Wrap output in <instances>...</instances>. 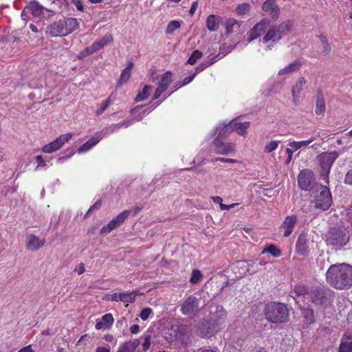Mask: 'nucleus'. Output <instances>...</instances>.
Masks as SVG:
<instances>
[{
  "label": "nucleus",
  "instance_id": "32",
  "mask_svg": "<svg viewBox=\"0 0 352 352\" xmlns=\"http://www.w3.org/2000/svg\"><path fill=\"white\" fill-rule=\"evenodd\" d=\"M265 253H270L274 257H279L281 255V251L273 244L269 245L263 250L261 254Z\"/></svg>",
  "mask_w": 352,
  "mask_h": 352
},
{
  "label": "nucleus",
  "instance_id": "38",
  "mask_svg": "<svg viewBox=\"0 0 352 352\" xmlns=\"http://www.w3.org/2000/svg\"><path fill=\"white\" fill-rule=\"evenodd\" d=\"M135 292L131 293H121V296H120V301L126 303H131L135 301Z\"/></svg>",
  "mask_w": 352,
  "mask_h": 352
},
{
  "label": "nucleus",
  "instance_id": "36",
  "mask_svg": "<svg viewBox=\"0 0 352 352\" xmlns=\"http://www.w3.org/2000/svg\"><path fill=\"white\" fill-rule=\"evenodd\" d=\"M233 124H234V120L231 121L228 124H226L223 127H222V129H220L218 135H221V137H222L223 138L226 137V135L228 133H230L232 131H234Z\"/></svg>",
  "mask_w": 352,
  "mask_h": 352
},
{
  "label": "nucleus",
  "instance_id": "30",
  "mask_svg": "<svg viewBox=\"0 0 352 352\" xmlns=\"http://www.w3.org/2000/svg\"><path fill=\"white\" fill-rule=\"evenodd\" d=\"M277 26L278 30H280V34L284 36L289 34L292 31L293 22L290 20H287L282 22L279 25Z\"/></svg>",
  "mask_w": 352,
  "mask_h": 352
},
{
  "label": "nucleus",
  "instance_id": "41",
  "mask_svg": "<svg viewBox=\"0 0 352 352\" xmlns=\"http://www.w3.org/2000/svg\"><path fill=\"white\" fill-rule=\"evenodd\" d=\"M203 56V54L201 51L197 50H195L191 56L189 57L188 60V63L190 64V65H194L196 61L201 58Z\"/></svg>",
  "mask_w": 352,
  "mask_h": 352
},
{
  "label": "nucleus",
  "instance_id": "22",
  "mask_svg": "<svg viewBox=\"0 0 352 352\" xmlns=\"http://www.w3.org/2000/svg\"><path fill=\"white\" fill-rule=\"evenodd\" d=\"M45 241L41 240L38 237L35 235L30 234L28 236V243L27 248L30 250H37L45 244Z\"/></svg>",
  "mask_w": 352,
  "mask_h": 352
},
{
  "label": "nucleus",
  "instance_id": "21",
  "mask_svg": "<svg viewBox=\"0 0 352 352\" xmlns=\"http://www.w3.org/2000/svg\"><path fill=\"white\" fill-rule=\"evenodd\" d=\"M306 80L304 77H300L298 81L296 82L295 85L292 89V94L293 97V100L295 104H297L299 98V95L300 92L302 91L303 87L306 84Z\"/></svg>",
  "mask_w": 352,
  "mask_h": 352
},
{
  "label": "nucleus",
  "instance_id": "29",
  "mask_svg": "<svg viewBox=\"0 0 352 352\" xmlns=\"http://www.w3.org/2000/svg\"><path fill=\"white\" fill-rule=\"evenodd\" d=\"M250 122H235L234 121V130H236L237 133L240 135H245L247 133V129L250 126Z\"/></svg>",
  "mask_w": 352,
  "mask_h": 352
},
{
  "label": "nucleus",
  "instance_id": "11",
  "mask_svg": "<svg viewBox=\"0 0 352 352\" xmlns=\"http://www.w3.org/2000/svg\"><path fill=\"white\" fill-rule=\"evenodd\" d=\"M72 133L61 135L53 142L45 145L43 147L42 151L44 153H52L60 148L65 142H67L72 138Z\"/></svg>",
  "mask_w": 352,
  "mask_h": 352
},
{
  "label": "nucleus",
  "instance_id": "19",
  "mask_svg": "<svg viewBox=\"0 0 352 352\" xmlns=\"http://www.w3.org/2000/svg\"><path fill=\"white\" fill-rule=\"evenodd\" d=\"M102 138V134L101 132H98L95 134L94 137L89 139L87 142L83 144L78 149V153H81L87 152L94 147L101 139Z\"/></svg>",
  "mask_w": 352,
  "mask_h": 352
},
{
  "label": "nucleus",
  "instance_id": "10",
  "mask_svg": "<svg viewBox=\"0 0 352 352\" xmlns=\"http://www.w3.org/2000/svg\"><path fill=\"white\" fill-rule=\"evenodd\" d=\"M226 312L221 305H217L210 311L209 320L217 328L219 329L220 326L226 322Z\"/></svg>",
  "mask_w": 352,
  "mask_h": 352
},
{
  "label": "nucleus",
  "instance_id": "28",
  "mask_svg": "<svg viewBox=\"0 0 352 352\" xmlns=\"http://www.w3.org/2000/svg\"><path fill=\"white\" fill-rule=\"evenodd\" d=\"M325 111V102L324 97L321 94H318L317 96L316 103V113L317 115H322Z\"/></svg>",
  "mask_w": 352,
  "mask_h": 352
},
{
  "label": "nucleus",
  "instance_id": "17",
  "mask_svg": "<svg viewBox=\"0 0 352 352\" xmlns=\"http://www.w3.org/2000/svg\"><path fill=\"white\" fill-rule=\"evenodd\" d=\"M270 23L268 19H263L256 23L250 32L249 42L260 36L265 30L266 25Z\"/></svg>",
  "mask_w": 352,
  "mask_h": 352
},
{
  "label": "nucleus",
  "instance_id": "5",
  "mask_svg": "<svg viewBox=\"0 0 352 352\" xmlns=\"http://www.w3.org/2000/svg\"><path fill=\"white\" fill-rule=\"evenodd\" d=\"M314 195L315 208L321 210H328L332 204L329 189L325 186H318V192Z\"/></svg>",
  "mask_w": 352,
  "mask_h": 352
},
{
  "label": "nucleus",
  "instance_id": "53",
  "mask_svg": "<svg viewBox=\"0 0 352 352\" xmlns=\"http://www.w3.org/2000/svg\"><path fill=\"white\" fill-rule=\"evenodd\" d=\"M94 54V52H92V50L91 49V47H88L87 48H85L83 51L80 52L79 55H78V58L82 59L89 55H91Z\"/></svg>",
  "mask_w": 352,
  "mask_h": 352
},
{
  "label": "nucleus",
  "instance_id": "61",
  "mask_svg": "<svg viewBox=\"0 0 352 352\" xmlns=\"http://www.w3.org/2000/svg\"><path fill=\"white\" fill-rule=\"evenodd\" d=\"M36 162L38 163L39 166H45L46 162L43 160L42 155H37L36 157Z\"/></svg>",
  "mask_w": 352,
  "mask_h": 352
},
{
  "label": "nucleus",
  "instance_id": "39",
  "mask_svg": "<svg viewBox=\"0 0 352 352\" xmlns=\"http://www.w3.org/2000/svg\"><path fill=\"white\" fill-rule=\"evenodd\" d=\"M250 8L251 6L249 3H242L237 6L236 12L239 15H244L250 11Z\"/></svg>",
  "mask_w": 352,
  "mask_h": 352
},
{
  "label": "nucleus",
  "instance_id": "47",
  "mask_svg": "<svg viewBox=\"0 0 352 352\" xmlns=\"http://www.w3.org/2000/svg\"><path fill=\"white\" fill-rule=\"evenodd\" d=\"M279 141H270L267 145L265 146V152L271 153L275 149L277 148Z\"/></svg>",
  "mask_w": 352,
  "mask_h": 352
},
{
  "label": "nucleus",
  "instance_id": "48",
  "mask_svg": "<svg viewBox=\"0 0 352 352\" xmlns=\"http://www.w3.org/2000/svg\"><path fill=\"white\" fill-rule=\"evenodd\" d=\"M201 277L202 275L199 270H193L190 282L192 284L197 283L201 280Z\"/></svg>",
  "mask_w": 352,
  "mask_h": 352
},
{
  "label": "nucleus",
  "instance_id": "23",
  "mask_svg": "<svg viewBox=\"0 0 352 352\" xmlns=\"http://www.w3.org/2000/svg\"><path fill=\"white\" fill-rule=\"evenodd\" d=\"M221 17L217 15L210 14L206 19L207 28L212 32H215L219 29L221 22Z\"/></svg>",
  "mask_w": 352,
  "mask_h": 352
},
{
  "label": "nucleus",
  "instance_id": "20",
  "mask_svg": "<svg viewBox=\"0 0 352 352\" xmlns=\"http://www.w3.org/2000/svg\"><path fill=\"white\" fill-rule=\"evenodd\" d=\"M297 222V217L291 215L286 217L282 227L285 228L284 236L288 237L292 232L294 226Z\"/></svg>",
  "mask_w": 352,
  "mask_h": 352
},
{
  "label": "nucleus",
  "instance_id": "6",
  "mask_svg": "<svg viewBox=\"0 0 352 352\" xmlns=\"http://www.w3.org/2000/svg\"><path fill=\"white\" fill-rule=\"evenodd\" d=\"M338 152L333 151L322 153L318 156L320 166V175L324 178L327 183H328L327 176L330 172L331 166L338 158Z\"/></svg>",
  "mask_w": 352,
  "mask_h": 352
},
{
  "label": "nucleus",
  "instance_id": "56",
  "mask_svg": "<svg viewBox=\"0 0 352 352\" xmlns=\"http://www.w3.org/2000/svg\"><path fill=\"white\" fill-rule=\"evenodd\" d=\"M223 138L221 137V135H217V137L214 140V145L215 146V151H217L221 146L224 143L222 140Z\"/></svg>",
  "mask_w": 352,
  "mask_h": 352
},
{
  "label": "nucleus",
  "instance_id": "24",
  "mask_svg": "<svg viewBox=\"0 0 352 352\" xmlns=\"http://www.w3.org/2000/svg\"><path fill=\"white\" fill-rule=\"evenodd\" d=\"M241 23L235 19H228L224 23L226 30V33L230 34L237 32L241 27Z\"/></svg>",
  "mask_w": 352,
  "mask_h": 352
},
{
  "label": "nucleus",
  "instance_id": "3",
  "mask_svg": "<svg viewBox=\"0 0 352 352\" xmlns=\"http://www.w3.org/2000/svg\"><path fill=\"white\" fill-rule=\"evenodd\" d=\"M264 315L269 322L280 324L287 320L289 311L287 307L284 304L274 302L265 305Z\"/></svg>",
  "mask_w": 352,
  "mask_h": 352
},
{
  "label": "nucleus",
  "instance_id": "63",
  "mask_svg": "<svg viewBox=\"0 0 352 352\" xmlns=\"http://www.w3.org/2000/svg\"><path fill=\"white\" fill-rule=\"evenodd\" d=\"M238 203L232 204L230 205H226L222 204L220 206L221 210H230L231 208H233L235 206H237Z\"/></svg>",
  "mask_w": 352,
  "mask_h": 352
},
{
  "label": "nucleus",
  "instance_id": "31",
  "mask_svg": "<svg viewBox=\"0 0 352 352\" xmlns=\"http://www.w3.org/2000/svg\"><path fill=\"white\" fill-rule=\"evenodd\" d=\"M131 212V210H126L120 213L115 219L111 220V221H113L115 223V226L117 228L125 221V219L129 216Z\"/></svg>",
  "mask_w": 352,
  "mask_h": 352
},
{
  "label": "nucleus",
  "instance_id": "50",
  "mask_svg": "<svg viewBox=\"0 0 352 352\" xmlns=\"http://www.w3.org/2000/svg\"><path fill=\"white\" fill-rule=\"evenodd\" d=\"M151 313H152V309L151 308L147 307V308L143 309L141 311L139 316L142 320H146V319L148 318V317Z\"/></svg>",
  "mask_w": 352,
  "mask_h": 352
},
{
  "label": "nucleus",
  "instance_id": "57",
  "mask_svg": "<svg viewBox=\"0 0 352 352\" xmlns=\"http://www.w3.org/2000/svg\"><path fill=\"white\" fill-rule=\"evenodd\" d=\"M110 104V100L109 99H107L104 101L102 107L97 110V114H101L104 111V110L109 106Z\"/></svg>",
  "mask_w": 352,
  "mask_h": 352
},
{
  "label": "nucleus",
  "instance_id": "16",
  "mask_svg": "<svg viewBox=\"0 0 352 352\" xmlns=\"http://www.w3.org/2000/svg\"><path fill=\"white\" fill-rule=\"evenodd\" d=\"M296 250L298 254L302 256L309 254V239L305 234H300L298 237L296 243Z\"/></svg>",
  "mask_w": 352,
  "mask_h": 352
},
{
  "label": "nucleus",
  "instance_id": "40",
  "mask_svg": "<svg viewBox=\"0 0 352 352\" xmlns=\"http://www.w3.org/2000/svg\"><path fill=\"white\" fill-rule=\"evenodd\" d=\"M181 26L180 22L178 21H171L167 25L166 33L171 34L173 32L179 28Z\"/></svg>",
  "mask_w": 352,
  "mask_h": 352
},
{
  "label": "nucleus",
  "instance_id": "58",
  "mask_svg": "<svg viewBox=\"0 0 352 352\" xmlns=\"http://www.w3.org/2000/svg\"><path fill=\"white\" fill-rule=\"evenodd\" d=\"M346 184L352 185V169L349 170L344 179Z\"/></svg>",
  "mask_w": 352,
  "mask_h": 352
},
{
  "label": "nucleus",
  "instance_id": "27",
  "mask_svg": "<svg viewBox=\"0 0 352 352\" xmlns=\"http://www.w3.org/2000/svg\"><path fill=\"white\" fill-rule=\"evenodd\" d=\"M307 294V288L302 285H297L294 287L292 292L291 297L298 303L299 301L297 300L300 296H304Z\"/></svg>",
  "mask_w": 352,
  "mask_h": 352
},
{
  "label": "nucleus",
  "instance_id": "2",
  "mask_svg": "<svg viewBox=\"0 0 352 352\" xmlns=\"http://www.w3.org/2000/svg\"><path fill=\"white\" fill-rule=\"evenodd\" d=\"M350 239L349 231L342 226L329 229L325 235L327 245L336 250H340L344 247L349 243Z\"/></svg>",
  "mask_w": 352,
  "mask_h": 352
},
{
  "label": "nucleus",
  "instance_id": "35",
  "mask_svg": "<svg viewBox=\"0 0 352 352\" xmlns=\"http://www.w3.org/2000/svg\"><path fill=\"white\" fill-rule=\"evenodd\" d=\"M151 87L149 85H145L142 91L140 92L135 97V101L140 102L146 99L149 96V92L151 91Z\"/></svg>",
  "mask_w": 352,
  "mask_h": 352
},
{
  "label": "nucleus",
  "instance_id": "34",
  "mask_svg": "<svg viewBox=\"0 0 352 352\" xmlns=\"http://www.w3.org/2000/svg\"><path fill=\"white\" fill-rule=\"evenodd\" d=\"M234 144L232 143H223L219 148L216 151L217 153L226 155L234 151Z\"/></svg>",
  "mask_w": 352,
  "mask_h": 352
},
{
  "label": "nucleus",
  "instance_id": "12",
  "mask_svg": "<svg viewBox=\"0 0 352 352\" xmlns=\"http://www.w3.org/2000/svg\"><path fill=\"white\" fill-rule=\"evenodd\" d=\"M47 9L40 5L37 1H32L23 9L21 13V17L25 19V16L32 14L34 17L41 18L44 14V11Z\"/></svg>",
  "mask_w": 352,
  "mask_h": 352
},
{
  "label": "nucleus",
  "instance_id": "60",
  "mask_svg": "<svg viewBox=\"0 0 352 352\" xmlns=\"http://www.w3.org/2000/svg\"><path fill=\"white\" fill-rule=\"evenodd\" d=\"M72 2L78 10L83 11V5L80 0H72Z\"/></svg>",
  "mask_w": 352,
  "mask_h": 352
},
{
  "label": "nucleus",
  "instance_id": "18",
  "mask_svg": "<svg viewBox=\"0 0 352 352\" xmlns=\"http://www.w3.org/2000/svg\"><path fill=\"white\" fill-rule=\"evenodd\" d=\"M283 35L280 34V30L278 29L277 25H272L267 30L265 35L263 37V41L265 43L272 41L276 42L282 38Z\"/></svg>",
  "mask_w": 352,
  "mask_h": 352
},
{
  "label": "nucleus",
  "instance_id": "52",
  "mask_svg": "<svg viewBox=\"0 0 352 352\" xmlns=\"http://www.w3.org/2000/svg\"><path fill=\"white\" fill-rule=\"evenodd\" d=\"M166 89H167L166 87H164L159 85L158 87L155 91L153 99L155 100L160 98L162 94L164 92Z\"/></svg>",
  "mask_w": 352,
  "mask_h": 352
},
{
  "label": "nucleus",
  "instance_id": "4",
  "mask_svg": "<svg viewBox=\"0 0 352 352\" xmlns=\"http://www.w3.org/2000/svg\"><path fill=\"white\" fill-rule=\"evenodd\" d=\"M298 184L302 190L318 192V186H322L316 182L314 174L309 169H303L298 176Z\"/></svg>",
  "mask_w": 352,
  "mask_h": 352
},
{
  "label": "nucleus",
  "instance_id": "7",
  "mask_svg": "<svg viewBox=\"0 0 352 352\" xmlns=\"http://www.w3.org/2000/svg\"><path fill=\"white\" fill-rule=\"evenodd\" d=\"M313 303L316 305H327L330 302L332 292L322 287L314 288L309 294Z\"/></svg>",
  "mask_w": 352,
  "mask_h": 352
},
{
  "label": "nucleus",
  "instance_id": "46",
  "mask_svg": "<svg viewBox=\"0 0 352 352\" xmlns=\"http://www.w3.org/2000/svg\"><path fill=\"white\" fill-rule=\"evenodd\" d=\"M116 228L115 223L111 221L107 226H104L101 228L100 232L101 234H107Z\"/></svg>",
  "mask_w": 352,
  "mask_h": 352
},
{
  "label": "nucleus",
  "instance_id": "64",
  "mask_svg": "<svg viewBox=\"0 0 352 352\" xmlns=\"http://www.w3.org/2000/svg\"><path fill=\"white\" fill-rule=\"evenodd\" d=\"M352 336L350 333H344L342 338L341 342H351Z\"/></svg>",
  "mask_w": 352,
  "mask_h": 352
},
{
  "label": "nucleus",
  "instance_id": "42",
  "mask_svg": "<svg viewBox=\"0 0 352 352\" xmlns=\"http://www.w3.org/2000/svg\"><path fill=\"white\" fill-rule=\"evenodd\" d=\"M131 76V72L128 69L122 70L120 79L118 80V86H121L124 83H126Z\"/></svg>",
  "mask_w": 352,
  "mask_h": 352
},
{
  "label": "nucleus",
  "instance_id": "62",
  "mask_svg": "<svg viewBox=\"0 0 352 352\" xmlns=\"http://www.w3.org/2000/svg\"><path fill=\"white\" fill-rule=\"evenodd\" d=\"M90 47L94 53L102 49L101 45H100L98 41L94 43Z\"/></svg>",
  "mask_w": 352,
  "mask_h": 352
},
{
  "label": "nucleus",
  "instance_id": "13",
  "mask_svg": "<svg viewBox=\"0 0 352 352\" xmlns=\"http://www.w3.org/2000/svg\"><path fill=\"white\" fill-rule=\"evenodd\" d=\"M170 336L173 338H170L172 341L173 340H179L184 341L188 338L189 334V328L187 325L182 324H175L171 326L170 329Z\"/></svg>",
  "mask_w": 352,
  "mask_h": 352
},
{
  "label": "nucleus",
  "instance_id": "54",
  "mask_svg": "<svg viewBox=\"0 0 352 352\" xmlns=\"http://www.w3.org/2000/svg\"><path fill=\"white\" fill-rule=\"evenodd\" d=\"M218 56V55L216 56H208L205 60V65L209 67L212 65L213 63L216 62V58Z\"/></svg>",
  "mask_w": 352,
  "mask_h": 352
},
{
  "label": "nucleus",
  "instance_id": "14",
  "mask_svg": "<svg viewBox=\"0 0 352 352\" xmlns=\"http://www.w3.org/2000/svg\"><path fill=\"white\" fill-rule=\"evenodd\" d=\"M45 32L51 36H66V30H65L63 19L53 23L47 26Z\"/></svg>",
  "mask_w": 352,
  "mask_h": 352
},
{
  "label": "nucleus",
  "instance_id": "59",
  "mask_svg": "<svg viewBox=\"0 0 352 352\" xmlns=\"http://www.w3.org/2000/svg\"><path fill=\"white\" fill-rule=\"evenodd\" d=\"M151 111H152L151 109H144L143 111H142V113L138 116L135 117V120H136V121L141 120L146 115L149 113Z\"/></svg>",
  "mask_w": 352,
  "mask_h": 352
},
{
  "label": "nucleus",
  "instance_id": "45",
  "mask_svg": "<svg viewBox=\"0 0 352 352\" xmlns=\"http://www.w3.org/2000/svg\"><path fill=\"white\" fill-rule=\"evenodd\" d=\"M302 315L309 323L314 322V311L310 309H305L302 311Z\"/></svg>",
  "mask_w": 352,
  "mask_h": 352
},
{
  "label": "nucleus",
  "instance_id": "43",
  "mask_svg": "<svg viewBox=\"0 0 352 352\" xmlns=\"http://www.w3.org/2000/svg\"><path fill=\"white\" fill-rule=\"evenodd\" d=\"M339 352H352V340L351 342H340Z\"/></svg>",
  "mask_w": 352,
  "mask_h": 352
},
{
  "label": "nucleus",
  "instance_id": "44",
  "mask_svg": "<svg viewBox=\"0 0 352 352\" xmlns=\"http://www.w3.org/2000/svg\"><path fill=\"white\" fill-rule=\"evenodd\" d=\"M113 317L111 314H107L102 317L101 322L105 325V328H110L113 322Z\"/></svg>",
  "mask_w": 352,
  "mask_h": 352
},
{
  "label": "nucleus",
  "instance_id": "8",
  "mask_svg": "<svg viewBox=\"0 0 352 352\" xmlns=\"http://www.w3.org/2000/svg\"><path fill=\"white\" fill-rule=\"evenodd\" d=\"M199 300L190 295L181 305L180 311L183 315L190 318L195 317L199 311Z\"/></svg>",
  "mask_w": 352,
  "mask_h": 352
},
{
  "label": "nucleus",
  "instance_id": "9",
  "mask_svg": "<svg viewBox=\"0 0 352 352\" xmlns=\"http://www.w3.org/2000/svg\"><path fill=\"white\" fill-rule=\"evenodd\" d=\"M195 329L196 333L201 338H210L219 330L209 319L200 320Z\"/></svg>",
  "mask_w": 352,
  "mask_h": 352
},
{
  "label": "nucleus",
  "instance_id": "49",
  "mask_svg": "<svg viewBox=\"0 0 352 352\" xmlns=\"http://www.w3.org/2000/svg\"><path fill=\"white\" fill-rule=\"evenodd\" d=\"M151 335H146L143 337L144 341L142 345V351H146L151 346Z\"/></svg>",
  "mask_w": 352,
  "mask_h": 352
},
{
  "label": "nucleus",
  "instance_id": "37",
  "mask_svg": "<svg viewBox=\"0 0 352 352\" xmlns=\"http://www.w3.org/2000/svg\"><path fill=\"white\" fill-rule=\"evenodd\" d=\"M172 73L170 72H166L164 74V75L161 78V80L159 83L160 85L168 88V85L170 84L172 80Z\"/></svg>",
  "mask_w": 352,
  "mask_h": 352
},
{
  "label": "nucleus",
  "instance_id": "15",
  "mask_svg": "<svg viewBox=\"0 0 352 352\" xmlns=\"http://www.w3.org/2000/svg\"><path fill=\"white\" fill-rule=\"evenodd\" d=\"M262 10L274 19H277L280 15V8L276 0H266L262 6Z\"/></svg>",
  "mask_w": 352,
  "mask_h": 352
},
{
  "label": "nucleus",
  "instance_id": "51",
  "mask_svg": "<svg viewBox=\"0 0 352 352\" xmlns=\"http://www.w3.org/2000/svg\"><path fill=\"white\" fill-rule=\"evenodd\" d=\"M113 40V38L111 35L105 36L102 38H101L98 42L99 43L101 47L103 48L105 45H107L109 42Z\"/></svg>",
  "mask_w": 352,
  "mask_h": 352
},
{
  "label": "nucleus",
  "instance_id": "26",
  "mask_svg": "<svg viewBox=\"0 0 352 352\" xmlns=\"http://www.w3.org/2000/svg\"><path fill=\"white\" fill-rule=\"evenodd\" d=\"M63 21L64 23L65 30H66L67 35L72 33L78 26L77 19L74 18H68L67 19H63Z\"/></svg>",
  "mask_w": 352,
  "mask_h": 352
},
{
  "label": "nucleus",
  "instance_id": "33",
  "mask_svg": "<svg viewBox=\"0 0 352 352\" xmlns=\"http://www.w3.org/2000/svg\"><path fill=\"white\" fill-rule=\"evenodd\" d=\"M314 138H310L307 140L304 141H300V142H296L293 141L289 142V146L294 148V150L296 151L300 148L306 147L310 143H311L314 141Z\"/></svg>",
  "mask_w": 352,
  "mask_h": 352
},
{
  "label": "nucleus",
  "instance_id": "1",
  "mask_svg": "<svg viewBox=\"0 0 352 352\" xmlns=\"http://www.w3.org/2000/svg\"><path fill=\"white\" fill-rule=\"evenodd\" d=\"M326 280L337 289L350 288L352 286V265L346 263L331 265L327 271Z\"/></svg>",
  "mask_w": 352,
  "mask_h": 352
},
{
  "label": "nucleus",
  "instance_id": "55",
  "mask_svg": "<svg viewBox=\"0 0 352 352\" xmlns=\"http://www.w3.org/2000/svg\"><path fill=\"white\" fill-rule=\"evenodd\" d=\"M101 207V200L97 201L92 206L89 208L85 217H86L89 213L94 210H98Z\"/></svg>",
  "mask_w": 352,
  "mask_h": 352
},
{
  "label": "nucleus",
  "instance_id": "25",
  "mask_svg": "<svg viewBox=\"0 0 352 352\" xmlns=\"http://www.w3.org/2000/svg\"><path fill=\"white\" fill-rule=\"evenodd\" d=\"M301 66L302 63L298 60H296L289 65L286 66L285 68L279 70L278 75L289 74L294 73L298 71Z\"/></svg>",
  "mask_w": 352,
  "mask_h": 352
}]
</instances>
